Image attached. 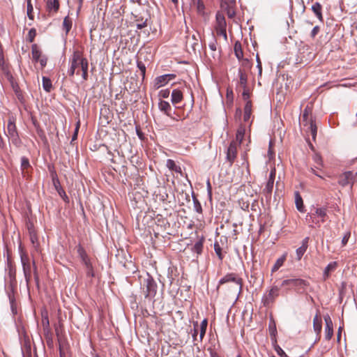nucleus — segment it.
Listing matches in <instances>:
<instances>
[{
	"instance_id": "0eeeda50",
	"label": "nucleus",
	"mask_w": 357,
	"mask_h": 357,
	"mask_svg": "<svg viewBox=\"0 0 357 357\" xmlns=\"http://www.w3.org/2000/svg\"><path fill=\"white\" fill-rule=\"evenodd\" d=\"M280 291V289L279 287L273 286L262 297V302L264 306H269L271 304L273 303L275 298L278 297Z\"/></svg>"
},
{
	"instance_id": "4c0bfd02",
	"label": "nucleus",
	"mask_w": 357,
	"mask_h": 357,
	"mask_svg": "<svg viewBox=\"0 0 357 357\" xmlns=\"http://www.w3.org/2000/svg\"><path fill=\"white\" fill-rule=\"evenodd\" d=\"M310 109L308 107H306L305 109L303 110V114L302 116V121L305 122L304 126H307L309 123L310 119H309V114H310Z\"/></svg>"
},
{
	"instance_id": "603ef678",
	"label": "nucleus",
	"mask_w": 357,
	"mask_h": 357,
	"mask_svg": "<svg viewBox=\"0 0 357 357\" xmlns=\"http://www.w3.org/2000/svg\"><path fill=\"white\" fill-rule=\"evenodd\" d=\"M36 36V31L35 29H31L28 33V37L30 42H32Z\"/></svg>"
},
{
	"instance_id": "cd10ccee",
	"label": "nucleus",
	"mask_w": 357,
	"mask_h": 357,
	"mask_svg": "<svg viewBox=\"0 0 357 357\" xmlns=\"http://www.w3.org/2000/svg\"><path fill=\"white\" fill-rule=\"evenodd\" d=\"M31 52L33 59L36 62H38L39 59H40L43 56L41 51L39 50L36 45H32Z\"/></svg>"
},
{
	"instance_id": "a878e982",
	"label": "nucleus",
	"mask_w": 357,
	"mask_h": 357,
	"mask_svg": "<svg viewBox=\"0 0 357 357\" xmlns=\"http://www.w3.org/2000/svg\"><path fill=\"white\" fill-rule=\"evenodd\" d=\"M273 184L274 183H273L272 181H268L265 188L263 190V192L267 199L271 198V197Z\"/></svg>"
},
{
	"instance_id": "423d86ee",
	"label": "nucleus",
	"mask_w": 357,
	"mask_h": 357,
	"mask_svg": "<svg viewBox=\"0 0 357 357\" xmlns=\"http://www.w3.org/2000/svg\"><path fill=\"white\" fill-rule=\"evenodd\" d=\"M20 259H21V263L22 265V268H23L25 280H26V284L28 286L29 283L30 282V280H31V266L29 258L26 253L21 252Z\"/></svg>"
},
{
	"instance_id": "f3484780",
	"label": "nucleus",
	"mask_w": 357,
	"mask_h": 357,
	"mask_svg": "<svg viewBox=\"0 0 357 357\" xmlns=\"http://www.w3.org/2000/svg\"><path fill=\"white\" fill-rule=\"evenodd\" d=\"M239 84L243 89H246L248 83L247 72H245L241 68H238Z\"/></svg>"
},
{
	"instance_id": "bf43d9fd",
	"label": "nucleus",
	"mask_w": 357,
	"mask_h": 357,
	"mask_svg": "<svg viewBox=\"0 0 357 357\" xmlns=\"http://www.w3.org/2000/svg\"><path fill=\"white\" fill-rule=\"evenodd\" d=\"M47 58L45 56H43L40 59H39L38 62L40 63L42 68H44L47 64Z\"/></svg>"
},
{
	"instance_id": "b1692460",
	"label": "nucleus",
	"mask_w": 357,
	"mask_h": 357,
	"mask_svg": "<svg viewBox=\"0 0 357 357\" xmlns=\"http://www.w3.org/2000/svg\"><path fill=\"white\" fill-rule=\"evenodd\" d=\"M306 126H307V130H309L311 133L312 139L315 141L317 133V127L315 123L312 121V119H310L309 123Z\"/></svg>"
},
{
	"instance_id": "864d4df0",
	"label": "nucleus",
	"mask_w": 357,
	"mask_h": 357,
	"mask_svg": "<svg viewBox=\"0 0 357 357\" xmlns=\"http://www.w3.org/2000/svg\"><path fill=\"white\" fill-rule=\"evenodd\" d=\"M203 244L201 241L195 243L194 245V250L197 252L200 253L202 250Z\"/></svg>"
},
{
	"instance_id": "79ce46f5",
	"label": "nucleus",
	"mask_w": 357,
	"mask_h": 357,
	"mask_svg": "<svg viewBox=\"0 0 357 357\" xmlns=\"http://www.w3.org/2000/svg\"><path fill=\"white\" fill-rule=\"evenodd\" d=\"M33 11V8L31 4V0H27V15L30 20L33 19V15L32 13Z\"/></svg>"
},
{
	"instance_id": "680f3d73",
	"label": "nucleus",
	"mask_w": 357,
	"mask_h": 357,
	"mask_svg": "<svg viewBox=\"0 0 357 357\" xmlns=\"http://www.w3.org/2000/svg\"><path fill=\"white\" fill-rule=\"evenodd\" d=\"M82 264L86 266H87L88 264H91V261L87 256H86L84 258H81Z\"/></svg>"
},
{
	"instance_id": "f704fd0d",
	"label": "nucleus",
	"mask_w": 357,
	"mask_h": 357,
	"mask_svg": "<svg viewBox=\"0 0 357 357\" xmlns=\"http://www.w3.org/2000/svg\"><path fill=\"white\" fill-rule=\"evenodd\" d=\"M88 68H89V63L87 61H84V66L82 65V67L80 68L82 74V77L84 81H86L88 79Z\"/></svg>"
},
{
	"instance_id": "e2e57ef3",
	"label": "nucleus",
	"mask_w": 357,
	"mask_h": 357,
	"mask_svg": "<svg viewBox=\"0 0 357 357\" xmlns=\"http://www.w3.org/2000/svg\"><path fill=\"white\" fill-rule=\"evenodd\" d=\"M275 177V169H273L271 171V172H270L269 178H268V181H273V183H274Z\"/></svg>"
},
{
	"instance_id": "ddd939ff",
	"label": "nucleus",
	"mask_w": 357,
	"mask_h": 357,
	"mask_svg": "<svg viewBox=\"0 0 357 357\" xmlns=\"http://www.w3.org/2000/svg\"><path fill=\"white\" fill-rule=\"evenodd\" d=\"M226 28H227V23H226L225 16L222 14L218 13L216 14V17H215V30L226 29Z\"/></svg>"
},
{
	"instance_id": "a18cd8bd",
	"label": "nucleus",
	"mask_w": 357,
	"mask_h": 357,
	"mask_svg": "<svg viewBox=\"0 0 357 357\" xmlns=\"http://www.w3.org/2000/svg\"><path fill=\"white\" fill-rule=\"evenodd\" d=\"M137 68L141 72V75L142 76V78H144L145 73H146V66L144 63L142 61H137Z\"/></svg>"
},
{
	"instance_id": "e433bc0d",
	"label": "nucleus",
	"mask_w": 357,
	"mask_h": 357,
	"mask_svg": "<svg viewBox=\"0 0 357 357\" xmlns=\"http://www.w3.org/2000/svg\"><path fill=\"white\" fill-rule=\"evenodd\" d=\"M285 257L279 258L272 268V272L278 271L284 264Z\"/></svg>"
},
{
	"instance_id": "aec40b11",
	"label": "nucleus",
	"mask_w": 357,
	"mask_h": 357,
	"mask_svg": "<svg viewBox=\"0 0 357 357\" xmlns=\"http://www.w3.org/2000/svg\"><path fill=\"white\" fill-rule=\"evenodd\" d=\"M208 325V321L206 319H204L202 320L200 324H199V341L202 342L203 338L206 334V328Z\"/></svg>"
},
{
	"instance_id": "4d7b16f0",
	"label": "nucleus",
	"mask_w": 357,
	"mask_h": 357,
	"mask_svg": "<svg viewBox=\"0 0 357 357\" xmlns=\"http://www.w3.org/2000/svg\"><path fill=\"white\" fill-rule=\"evenodd\" d=\"M256 60L257 63V68H258L259 70V75H261L262 72V66L258 54L257 55Z\"/></svg>"
},
{
	"instance_id": "052dcab7",
	"label": "nucleus",
	"mask_w": 357,
	"mask_h": 357,
	"mask_svg": "<svg viewBox=\"0 0 357 357\" xmlns=\"http://www.w3.org/2000/svg\"><path fill=\"white\" fill-rule=\"evenodd\" d=\"M79 128V121H78L77 123V126L75 128V132H74V134H73V135L72 137V141H74V140H75L77 139Z\"/></svg>"
},
{
	"instance_id": "0e129e2a",
	"label": "nucleus",
	"mask_w": 357,
	"mask_h": 357,
	"mask_svg": "<svg viewBox=\"0 0 357 357\" xmlns=\"http://www.w3.org/2000/svg\"><path fill=\"white\" fill-rule=\"evenodd\" d=\"M349 236H350V234L348 233L346 235H344V236L342 238V244L343 246L347 243Z\"/></svg>"
},
{
	"instance_id": "f03ea898",
	"label": "nucleus",
	"mask_w": 357,
	"mask_h": 357,
	"mask_svg": "<svg viewBox=\"0 0 357 357\" xmlns=\"http://www.w3.org/2000/svg\"><path fill=\"white\" fill-rule=\"evenodd\" d=\"M86 58H84L82 53L79 51H75L70 59V67L68 70V73L70 77H73L75 70L77 68H81L82 65L84 66V61H87Z\"/></svg>"
},
{
	"instance_id": "49530a36",
	"label": "nucleus",
	"mask_w": 357,
	"mask_h": 357,
	"mask_svg": "<svg viewBox=\"0 0 357 357\" xmlns=\"http://www.w3.org/2000/svg\"><path fill=\"white\" fill-rule=\"evenodd\" d=\"M214 250L217 255L218 256V258L220 260H222L223 257L222 255V248H220V245L218 243L214 244Z\"/></svg>"
},
{
	"instance_id": "a211bd4d",
	"label": "nucleus",
	"mask_w": 357,
	"mask_h": 357,
	"mask_svg": "<svg viewBox=\"0 0 357 357\" xmlns=\"http://www.w3.org/2000/svg\"><path fill=\"white\" fill-rule=\"evenodd\" d=\"M172 102L173 105L178 104L183 100V93L178 89H174L172 92Z\"/></svg>"
},
{
	"instance_id": "c9c22d12",
	"label": "nucleus",
	"mask_w": 357,
	"mask_h": 357,
	"mask_svg": "<svg viewBox=\"0 0 357 357\" xmlns=\"http://www.w3.org/2000/svg\"><path fill=\"white\" fill-rule=\"evenodd\" d=\"M192 200H193L194 210L199 213H202V207L200 202L197 199V198L195 196H192Z\"/></svg>"
},
{
	"instance_id": "2eb2a0df",
	"label": "nucleus",
	"mask_w": 357,
	"mask_h": 357,
	"mask_svg": "<svg viewBox=\"0 0 357 357\" xmlns=\"http://www.w3.org/2000/svg\"><path fill=\"white\" fill-rule=\"evenodd\" d=\"M136 13L137 10H135L133 12H132V15L133 16L134 20L137 22L136 24L137 29H142L147 26V19L143 20V18L136 14Z\"/></svg>"
},
{
	"instance_id": "72a5a7b5",
	"label": "nucleus",
	"mask_w": 357,
	"mask_h": 357,
	"mask_svg": "<svg viewBox=\"0 0 357 357\" xmlns=\"http://www.w3.org/2000/svg\"><path fill=\"white\" fill-rule=\"evenodd\" d=\"M307 220L309 221L311 224L318 225L319 226L321 220L319 219L315 213H311L310 214H308L306 218Z\"/></svg>"
},
{
	"instance_id": "9b49d317",
	"label": "nucleus",
	"mask_w": 357,
	"mask_h": 357,
	"mask_svg": "<svg viewBox=\"0 0 357 357\" xmlns=\"http://www.w3.org/2000/svg\"><path fill=\"white\" fill-rule=\"evenodd\" d=\"M236 142H231L227 149V160L229 162L230 165H232L235 158H236L237 149Z\"/></svg>"
},
{
	"instance_id": "f257e3e1",
	"label": "nucleus",
	"mask_w": 357,
	"mask_h": 357,
	"mask_svg": "<svg viewBox=\"0 0 357 357\" xmlns=\"http://www.w3.org/2000/svg\"><path fill=\"white\" fill-rule=\"evenodd\" d=\"M15 121L16 119L13 115L8 116L6 135L12 143L18 147L21 145L22 142L18 135Z\"/></svg>"
},
{
	"instance_id": "6ab92c4d",
	"label": "nucleus",
	"mask_w": 357,
	"mask_h": 357,
	"mask_svg": "<svg viewBox=\"0 0 357 357\" xmlns=\"http://www.w3.org/2000/svg\"><path fill=\"white\" fill-rule=\"evenodd\" d=\"M337 263L336 261H332L329 263L325 268L323 273L324 280H326L330 275V272L333 271L336 269Z\"/></svg>"
},
{
	"instance_id": "412c9836",
	"label": "nucleus",
	"mask_w": 357,
	"mask_h": 357,
	"mask_svg": "<svg viewBox=\"0 0 357 357\" xmlns=\"http://www.w3.org/2000/svg\"><path fill=\"white\" fill-rule=\"evenodd\" d=\"M295 204H296V207L298 211H299L300 212L304 211V205H303V199H302L301 196L300 195L299 192L297 191L295 192Z\"/></svg>"
},
{
	"instance_id": "2f4dec72",
	"label": "nucleus",
	"mask_w": 357,
	"mask_h": 357,
	"mask_svg": "<svg viewBox=\"0 0 357 357\" xmlns=\"http://www.w3.org/2000/svg\"><path fill=\"white\" fill-rule=\"evenodd\" d=\"M166 165L170 170L174 171L176 172H181V168L176 165L175 162L171 159H168L167 160Z\"/></svg>"
},
{
	"instance_id": "8fccbe9b",
	"label": "nucleus",
	"mask_w": 357,
	"mask_h": 357,
	"mask_svg": "<svg viewBox=\"0 0 357 357\" xmlns=\"http://www.w3.org/2000/svg\"><path fill=\"white\" fill-rule=\"evenodd\" d=\"M208 47L210 48V50L214 52H216L217 50V41L216 40L213 38V40L209 43L208 44Z\"/></svg>"
},
{
	"instance_id": "5fc2aeb1",
	"label": "nucleus",
	"mask_w": 357,
	"mask_h": 357,
	"mask_svg": "<svg viewBox=\"0 0 357 357\" xmlns=\"http://www.w3.org/2000/svg\"><path fill=\"white\" fill-rule=\"evenodd\" d=\"M215 31L218 35L223 36L225 40H227L226 29H217Z\"/></svg>"
},
{
	"instance_id": "1a4fd4ad",
	"label": "nucleus",
	"mask_w": 357,
	"mask_h": 357,
	"mask_svg": "<svg viewBox=\"0 0 357 357\" xmlns=\"http://www.w3.org/2000/svg\"><path fill=\"white\" fill-rule=\"evenodd\" d=\"M175 77L176 76L174 74H165L158 76L155 79V86L157 89H159L160 87L167 84L171 79H174Z\"/></svg>"
},
{
	"instance_id": "69168bd1",
	"label": "nucleus",
	"mask_w": 357,
	"mask_h": 357,
	"mask_svg": "<svg viewBox=\"0 0 357 357\" xmlns=\"http://www.w3.org/2000/svg\"><path fill=\"white\" fill-rule=\"evenodd\" d=\"M206 185H207L208 194L209 196H211V194H212V187H211V183H210L209 180L207 181Z\"/></svg>"
},
{
	"instance_id": "bb28decb",
	"label": "nucleus",
	"mask_w": 357,
	"mask_h": 357,
	"mask_svg": "<svg viewBox=\"0 0 357 357\" xmlns=\"http://www.w3.org/2000/svg\"><path fill=\"white\" fill-rule=\"evenodd\" d=\"M313 213L316 214V216L320 219L321 222L325 221V217L326 216V208H317Z\"/></svg>"
},
{
	"instance_id": "6e6552de",
	"label": "nucleus",
	"mask_w": 357,
	"mask_h": 357,
	"mask_svg": "<svg viewBox=\"0 0 357 357\" xmlns=\"http://www.w3.org/2000/svg\"><path fill=\"white\" fill-rule=\"evenodd\" d=\"M227 282H234L238 286V291H241L242 289V279L236 275L235 273H227L222 278L219 282L217 289H218L220 285Z\"/></svg>"
},
{
	"instance_id": "de8ad7c7",
	"label": "nucleus",
	"mask_w": 357,
	"mask_h": 357,
	"mask_svg": "<svg viewBox=\"0 0 357 357\" xmlns=\"http://www.w3.org/2000/svg\"><path fill=\"white\" fill-rule=\"evenodd\" d=\"M30 166L29 160L26 157H22L21 158V167L23 169H27Z\"/></svg>"
},
{
	"instance_id": "39448f33",
	"label": "nucleus",
	"mask_w": 357,
	"mask_h": 357,
	"mask_svg": "<svg viewBox=\"0 0 357 357\" xmlns=\"http://www.w3.org/2000/svg\"><path fill=\"white\" fill-rule=\"evenodd\" d=\"M291 286L294 287L298 291L302 290L305 291L309 286V282L307 280L301 278H291L284 280L281 283V287Z\"/></svg>"
},
{
	"instance_id": "393cba45",
	"label": "nucleus",
	"mask_w": 357,
	"mask_h": 357,
	"mask_svg": "<svg viewBox=\"0 0 357 357\" xmlns=\"http://www.w3.org/2000/svg\"><path fill=\"white\" fill-rule=\"evenodd\" d=\"M234 54H235V56H236V58L238 60L242 59V58L243 57V52L241 44L240 42L237 41L235 43L234 47Z\"/></svg>"
},
{
	"instance_id": "338daca9",
	"label": "nucleus",
	"mask_w": 357,
	"mask_h": 357,
	"mask_svg": "<svg viewBox=\"0 0 357 357\" xmlns=\"http://www.w3.org/2000/svg\"><path fill=\"white\" fill-rule=\"evenodd\" d=\"M132 3H137L138 5H144L146 3V0H130Z\"/></svg>"
},
{
	"instance_id": "473e14b6",
	"label": "nucleus",
	"mask_w": 357,
	"mask_h": 357,
	"mask_svg": "<svg viewBox=\"0 0 357 357\" xmlns=\"http://www.w3.org/2000/svg\"><path fill=\"white\" fill-rule=\"evenodd\" d=\"M71 27H72L71 19L68 16L65 17V18L63 19V29L66 31V34L68 33V32L71 29Z\"/></svg>"
},
{
	"instance_id": "13d9d810",
	"label": "nucleus",
	"mask_w": 357,
	"mask_h": 357,
	"mask_svg": "<svg viewBox=\"0 0 357 357\" xmlns=\"http://www.w3.org/2000/svg\"><path fill=\"white\" fill-rule=\"evenodd\" d=\"M319 32V26H315L312 31H311V33H310V36L312 38H314L317 35V33Z\"/></svg>"
},
{
	"instance_id": "774afa93",
	"label": "nucleus",
	"mask_w": 357,
	"mask_h": 357,
	"mask_svg": "<svg viewBox=\"0 0 357 357\" xmlns=\"http://www.w3.org/2000/svg\"><path fill=\"white\" fill-rule=\"evenodd\" d=\"M235 15V12L234 10H231V9H228L227 10V16L229 18H233Z\"/></svg>"
},
{
	"instance_id": "37998d69",
	"label": "nucleus",
	"mask_w": 357,
	"mask_h": 357,
	"mask_svg": "<svg viewBox=\"0 0 357 357\" xmlns=\"http://www.w3.org/2000/svg\"><path fill=\"white\" fill-rule=\"evenodd\" d=\"M193 5L197 6L198 12L201 13L204 9V5L201 0H192Z\"/></svg>"
},
{
	"instance_id": "ea45409f",
	"label": "nucleus",
	"mask_w": 357,
	"mask_h": 357,
	"mask_svg": "<svg viewBox=\"0 0 357 357\" xmlns=\"http://www.w3.org/2000/svg\"><path fill=\"white\" fill-rule=\"evenodd\" d=\"M199 333V324L197 321H195L193 323V333L192 334V339L194 342H196L198 340L197 339V334Z\"/></svg>"
},
{
	"instance_id": "4be33fe9",
	"label": "nucleus",
	"mask_w": 357,
	"mask_h": 357,
	"mask_svg": "<svg viewBox=\"0 0 357 357\" xmlns=\"http://www.w3.org/2000/svg\"><path fill=\"white\" fill-rule=\"evenodd\" d=\"M252 112V103L251 101L247 100L245 107H244V115L243 120L244 121H248Z\"/></svg>"
},
{
	"instance_id": "7c9ffc66",
	"label": "nucleus",
	"mask_w": 357,
	"mask_h": 357,
	"mask_svg": "<svg viewBox=\"0 0 357 357\" xmlns=\"http://www.w3.org/2000/svg\"><path fill=\"white\" fill-rule=\"evenodd\" d=\"M241 61V66L243 70H245V72H247L250 70L252 68V63L251 61L248 59H243L239 60Z\"/></svg>"
},
{
	"instance_id": "dca6fc26",
	"label": "nucleus",
	"mask_w": 357,
	"mask_h": 357,
	"mask_svg": "<svg viewBox=\"0 0 357 357\" xmlns=\"http://www.w3.org/2000/svg\"><path fill=\"white\" fill-rule=\"evenodd\" d=\"M158 107L161 112H163L168 116H171L172 107L168 102L160 100L158 103Z\"/></svg>"
},
{
	"instance_id": "09e8293b",
	"label": "nucleus",
	"mask_w": 357,
	"mask_h": 357,
	"mask_svg": "<svg viewBox=\"0 0 357 357\" xmlns=\"http://www.w3.org/2000/svg\"><path fill=\"white\" fill-rule=\"evenodd\" d=\"M86 275L88 277H93L94 276L93 268L92 264H88L87 266H86Z\"/></svg>"
},
{
	"instance_id": "c03bdc74",
	"label": "nucleus",
	"mask_w": 357,
	"mask_h": 357,
	"mask_svg": "<svg viewBox=\"0 0 357 357\" xmlns=\"http://www.w3.org/2000/svg\"><path fill=\"white\" fill-rule=\"evenodd\" d=\"M77 252L78 254V256L81 258H84L86 256H87V254L84 249V248L81 245H78L76 247Z\"/></svg>"
},
{
	"instance_id": "c756f323",
	"label": "nucleus",
	"mask_w": 357,
	"mask_h": 357,
	"mask_svg": "<svg viewBox=\"0 0 357 357\" xmlns=\"http://www.w3.org/2000/svg\"><path fill=\"white\" fill-rule=\"evenodd\" d=\"M43 88L46 92H50L52 89V81L47 77H43Z\"/></svg>"
},
{
	"instance_id": "f8f14e48",
	"label": "nucleus",
	"mask_w": 357,
	"mask_h": 357,
	"mask_svg": "<svg viewBox=\"0 0 357 357\" xmlns=\"http://www.w3.org/2000/svg\"><path fill=\"white\" fill-rule=\"evenodd\" d=\"M310 238L305 237L302 241L301 246L298 248L296 250V259L298 260H301L305 252H306L307 248H308V243H309Z\"/></svg>"
},
{
	"instance_id": "5701e85b",
	"label": "nucleus",
	"mask_w": 357,
	"mask_h": 357,
	"mask_svg": "<svg viewBox=\"0 0 357 357\" xmlns=\"http://www.w3.org/2000/svg\"><path fill=\"white\" fill-rule=\"evenodd\" d=\"M312 10L320 21H323L321 5L319 2H316L312 6Z\"/></svg>"
},
{
	"instance_id": "6e6d98bb",
	"label": "nucleus",
	"mask_w": 357,
	"mask_h": 357,
	"mask_svg": "<svg viewBox=\"0 0 357 357\" xmlns=\"http://www.w3.org/2000/svg\"><path fill=\"white\" fill-rule=\"evenodd\" d=\"M313 160H314V162L317 163L318 165H319V166L323 165L322 159L319 155H318V154L314 155L313 157Z\"/></svg>"
},
{
	"instance_id": "9d476101",
	"label": "nucleus",
	"mask_w": 357,
	"mask_h": 357,
	"mask_svg": "<svg viewBox=\"0 0 357 357\" xmlns=\"http://www.w3.org/2000/svg\"><path fill=\"white\" fill-rule=\"evenodd\" d=\"M324 321L326 324L325 339L330 340L333 335V321L328 314L324 315Z\"/></svg>"
},
{
	"instance_id": "3c124183",
	"label": "nucleus",
	"mask_w": 357,
	"mask_h": 357,
	"mask_svg": "<svg viewBox=\"0 0 357 357\" xmlns=\"http://www.w3.org/2000/svg\"><path fill=\"white\" fill-rule=\"evenodd\" d=\"M170 91L169 89H163L159 92V96L162 98H167L169 97Z\"/></svg>"
},
{
	"instance_id": "20e7f679",
	"label": "nucleus",
	"mask_w": 357,
	"mask_h": 357,
	"mask_svg": "<svg viewBox=\"0 0 357 357\" xmlns=\"http://www.w3.org/2000/svg\"><path fill=\"white\" fill-rule=\"evenodd\" d=\"M143 286L146 288L145 296L154 297L157 293L158 285L152 276L147 273V276L144 280Z\"/></svg>"
},
{
	"instance_id": "c85d7f7f",
	"label": "nucleus",
	"mask_w": 357,
	"mask_h": 357,
	"mask_svg": "<svg viewBox=\"0 0 357 357\" xmlns=\"http://www.w3.org/2000/svg\"><path fill=\"white\" fill-rule=\"evenodd\" d=\"M47 7L49 10L56 12L59 8V0H47Z\"/></svg>"
},
{
	"instance_id": "7ed1b4c3",
	"label": "nucleus",
	"mask_w": 357,
	"mask_h": 357,
	"mask_svg": "<svg viewBox=\"0 0 357 357\" xmlns=\"http://www.w3.org/2000/svg\"><path fill=\"white\" fill-rule=\"evenodd\" d=\"M357 180V172L347 171L341 174L338 177V183L342 187L350 186L352 188Z\"/></svg>"
},
{
	"instance_id": "4468645a",
	"label": "nucleus",
	"mask_w": 357,
	"mask_h": 357,
	"mask_svg": "<svg viewBox=\"0 0 357 357\" xmlns=\"http://www.w3.org/2000/svg\"><path fill=\"white\" fill-rule=\"evenodd\" d=\"M313 328L317 335L319 337L322 328V321L318 314L313 319Z\"/></svg>"
},
{
	"instance_id": "58836bf2",
	"label": "nucleus",
	"mask_w": 357,
	"mask_h": 357,
	"mask_svg": "<svg viewBox=\"0 0 357 357\" xmlns=\"http://www.w3.org/2000/svg\"><path fill=\"white\" fill-rule=\"evenodd\" d=\"M245 134V129L244 128H239L237 130L236 135V140L238 142V143L240 144H241L243 137Z\"/></svg>"
},
{
	"instance_id": "a19ab883",
	"label": "nucleus",
	"mask_w": 357,
	"mask_h": 357,
	"mask_svg": "<svg viewBox=\"0 0 357 357\" xmlns=\"http://www.w3.org/2000/svg\"><path fill=\"white\" fill-rule=\"evenodd\" d=\"M9 301H10V308H11V311H12L13 314H17V305L15 303L14 296L9 295Z\"/></svg>"
}]
</instances>
